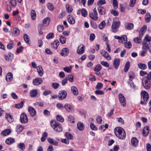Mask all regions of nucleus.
<instances>
[{
	"label": "nucleus",
	"instance_id": "obj_1",
	"mask_svg": "<svg viewBox=\"0 0 151 151\" xmlns=\"http://www.w3.org/2000/svg\"><path fill=\"white\" fill-rule=\"evenodd\" d=\"M114 131L115 135L119 139L122 140L125 139L126 133L123 129L120 127H116L115 128Z\"/></svg>",
	"mask_w": 151,
	"mask_h": 151
},
{
	"label": "nucleus",
	"instance_id": "obj_2",
	"mask_svg": "<svg viewBox=\"0 0 151 151\" xmlns=\"http://www.w3.org/2000/svg\"><path fill=\"white\" fill-rule=\"evenodd\" d=\"M51 125L54 130L57 132H60L62 131L63 128L61 124L57 122L55 120H52L50 122Z\"/></svg>",
	"mask_w": 151,
	"mask_h": 151
},
{
	"label": "nucleus",
	"instance_id": "obj_3",
	"mask_svg": "<svg viewBox=\"0 0 151 151\" xmlns=\"http://www.w3.org/2000/svg\"><path fill=\"white\" fill-rule=\"evenodd\" d=\"M120 25V22L119 21V19L114 18L111 26V31L114 33L117 32Z\"/></svg>",
	"mask_w": 151,
	"mask_h": 151
},
{
	"label": "nucleus",
	"instance_id": "obj_4",
	"mask_svg": "<svg viewBox=\"0 0 151 151\" xmlns=\"http://www.w3.org/2000/svg\"><path fill=\"white\" fill-rule=\"evenodd\" d=\"M20 30L16 27H12L10 31V34L12 36L16 37L20 34Z\"/></svg>",
	"mask_w": 151,
	"mask_h": 151
},
{
	"label": "nucleus",
	"instance_id": "obj_5",
	"mask_svg": "<svg viewBox=\"0 0 151 151\" xmlns=\"http://www.w3.org/2000/svg\"><path fill=\"white\" fill-rule=\"evenodd\" d=\"M119 100L122 106H125L126 105L125 99L122 94L120 93L119 95Z\"/></svg>",
	"mask_w": 151,
	"mask_h": 151
},
{
	"label": "nucleus",
	"instance_id": "obj_6",
	"mask_svg": "<svg viewBox=\"0 0 151 151\" xmlns=\"http://www.w3.org/2000/svg\"><path fill=\"white\" fill-rule=\"evenodd\" d=\"M93 13H89L90 17L94 20H97L98 19V13L96 8L93 10Z\"/></svg>",
	"mask_w": 151,
	"mask_h": 151
},
{
	"label": "nucleus",
	"instance_id": "obj_7",
	"mask_svg": "<svg viewBox=\"0 0 151 151\" xmlns=\"http://www.w3.org/2000/svg\"><path fill=\"white\" fill-rule=\"evenodd\" d=\"M143 49L147 50L148 49L149 52L151 53V44L150 42L148 43L145 40H144L143 42Z\"/></svg>",
	"mask_w": 151,
	"mask_h": 151
},
{
	"label": "nucleus",
	"instance_id": "obj_8",
	"mask_svg": "<svg viewBox=\"0 0 151 151\" xmlns=\"http://www.w3.org/2000/svg\"><path fill=\"white\" fill-rule=\"evenodd\" d=\"M20 122L22 124L27 123L28 119L27 115L24 113H22L20 116Z\"/></svg>",
	"mask_w": 151,
	"mask_h": 151
},
{
	"label": "nucleus",
	"instance_id": "obj_9",
	"mask_svg": "<svg viewBox=\"0 0 151 151\" xmlns=\"http://www.w3.org/2000/svg\"><path fill=\"white\" fill-rule=\"evenodd\" d=\"M142 83L145 88L146 89H149L150 88L151 86L150 81L143 78Z\"/></svg>",
	"mask_w": 151,
	"mask_h": 151
},
{
	"label": "nucleus",
	"instance_id": "obj_10",
	"mask_svg": "<svg viewBox=\"0 0 151 151\" xmlns=\"http://www.w3.org/2000/svg\"><path fill=\"white\" fill-rule=\"evenodd\" d=\"M102 69V66L100 64H98L94 69L96 74L99 77H101V75L100 72Z\"/></svg>",
	"mask_w": 151,
	"mask_h": 151
},
{
	"label": "nucleus",
	"instance_id": "obj_11",
	"mask_svg": "<svg viewBox=\"0 0 151 151\" xmlns=\"http://www.w3.org/2000/svg\"><path fill=\"white\" fill-rule=\"evenodd\" d=\"M67 96V93L65 90L60 91L59 93L58 98L60 100H63L65 99Z\"/></svg>",
	"mask_w": 151,
	"mask_h": 151
},
{
	"label": "nucleus",
	"instance_id": "obj_12",
	"mask_svg": "<svg viewBox=\"0 0 151 151\" xmlns=\"http://www.w3.org/2000/svg\"><path fill=\"white\" fill-rule=\"evenodd\" d=\"M43 82L42 79L40 78H37L34 79L32 83L33 85L37 86L41 84Z\"/></svg>",
	"mask_w": 151,
	"mask_h": 151
},
{
	"label": "nucleus",
	"instance_id": "obj_13",
	"mask_svg": "<svg viewBox=\"0 0 151 151\" xmlns=\"http://www.w3.org/2000/svg\"><path fill=\"white\" fill-rule=\"evenodd\" d=\"M120 59L119 58H115L114 60L113 65L116 69H117L120 65Z\"/></svg>",
	"mask_w": 151,
	"mask_h": 151
},
{
	"label": "nucleus",
	"instance_id": "obj_14",
	"mask_svg": "<svg viewBox=\"0 0 151 151\" xmlns=\"http://www.w3.org/2000/svg\"><path fill=\"white\" fill-rule=\"evenodd\" d=\"M85 51V46L83 45H81L77 49V52L79 54H83Z\"/></svg>",
	"mask_w": 151,
	"mask_h": 151
},
{
	"label": "nucleus",
	"instance_id": "obj_15",
	"mask_svg": "<svg viewBox=\"0 0 151 151\" xmlns=\"http://www.w3.org/2000/svg\"><path fill=\"white\" fill-rule=\"evenodd\" d=\"M141 97L144 101H147L149 98L148 94L145 91H143L141 93Z\"/></svg>",
	"mask_w": 151,
	"mask_h": 151
},
{
	"label": "nucleus",
	"instance_id": "obj_16",
	"mask_svg": "<svg viewBox=\"0 0 151 151\" xmlns=\"http://www.w3.org/2000/svg\"><path fill=\"white\" fill-rule=\"evenodd\" d=\"M139 140L135 137H132L131 139V143L132 146L137 147L138 145Z\"/></svg>",
	"mask_w": 151,
	"mask_h": 151
},
{
	"label": "nucleus",
	"instance_id": "obj_17",
	"mask_svg": "<svg viewBox=\"0 0 151 151\" xmlns=\"http://www.w3.org/2000/svg\"><path fill=\"white\" fill-rule=\"evenodd\" d=\"M28 110L30 115L32 116H34L36 114L37 112L36 110L33 107L30 106L28 108Z\"/></svg>",
	"mask_w": 151,
	"mask_h": 151
},
{
	"label": "nucleus",
	"instance_id": "obj_18",
	"mask_svg": "<svg viewBox=\"0 0 151 151\" xmlns=\"http://www.w3.org/2000/svg\"><path fill=\"white\" fill-rule=\"evenodd\" d=\"M69 53V50L67 48H64L62 50L60 54L62 56H65L68 55Z\"/></svg>",
	"mask_w": 151,
	"mask_h": 151
},
{
	"label": "nucleus",
	"instance_id": "obj_19",
	"mask_svg": "<svg viewBox=\"0 0 151 151\" xmlns=\"http://www.w3.org/2000/svg\"><path fill=\"white\" fill-rule=\"evenodd\" d=\"M68 21L71 24H73L75 23V20L73 17L70 15H69L67 17Z\"/></svg>",
	"mask_w": 151,
	"mask_h": 151
},
{
	"label": "nucleus",
	"instance_id": "obj_20",
	"mask_svg": "<svg viewBox=\"0 0 151 151\" xmlns=\"http://www.w3.org/2000/svg\"><path fill=\"white\" fill-rule=\"evenodd\" d=\"M64 108L69 112H71L73 111V108L72 106L69 104H66L64 105Z\"/></svg>",
	"mask_w": 151,
	"mask_h": 151
},
{
	"label": "nucleus",
	"instance_id": "obj_21",
	"mask_svg": "<svg viewBox=\"0 0 151 151\" xmlns=\"http://www.w3.org/2000/svg\"><path fill=\"white\" fill-rule=\"evenodd\" d=\"M11 132V130L9 129H7L2 131L1 132V134L3 136H5L9 135Z\"/></svg>",
	"mask_w": 151,
	"mask_h": 151
},
{
	"label": "nucleus",
	"instance_id": "obj_22",
	"mask_svg": "<svg viewBox=\"0 0 151 151\" xmlns=\"http://www.w3.org/2000/svg\"><path fill=\"white\" fill-rule=\"evenodd\" d=\"M149 127H145L142 131V134L144 136H147L149 132Z\"/></svg>",
	"mask_w": 151,
	"mask_h": 151
},
{
	"label": "nucleus",
	"instance_id": "obj_23",
	"mask_svg": "<svg viewBox=\"0 0 151 151\" xmlns=\"http://www.w3.org/2000/svg\"><path fill=\"white\" fill-rule=\"evenodd\" d=\"M60 44V42L58 40H55L54 42L51 43L52 47L56 49L57 48L58 46Z\"/></svg>",
	"mask_w": 151,
	"mask_h": 151
},
{
	"label": "nucleus",
	"instance_id": "obj_24",
	"mask_svg": "<svg viewBox=\"0 0 151 151\" xmlns=\"http://www.w3.org/2000/svg\"><path fill=\"white\" fill-rule=\"evenodd\" d=\"M6 78L7 82H10L13 79L12 74L10 72L8 73L6 76Z\"/></svg>",
	"mask_w": 151,
	"mask_h": 151
},
{
	"label": "nucleus",
	"instance_id": "obj_25",
	"mask_svg": "<svg viewBox=\"0 0 151 151\" xmlns=\"http://www.w3.org/2000/svg\"><path fill=\"white\" fill-rule=\"evenodd\" d=\"M77 126L78 129L80 131L83 130L85 128L84 124L81 122H78Z\"/></svg>",
	"mask_w": 151,
	"mask_h": 151
},
{
	"label": "nucleus",
	"instance_id": "obj_26",
	"mask_svg": "<svg viewBox=\"0 0 151 151\" xmlns=\"http://www.w3.org/2000/svg\"><path fill=\"white\" fill-rule=\"evenodd\" d=\"M15 141L14 139L11 137H9L5 141L6 143L8 145H10L14 143Z\"/></svg>",
	"mask_w": 151,
	"mask_h": 151
},
{
	"label": "nucleus",
	"instance_id": "obj_27",
	"mask_svg": "<svg viewBox=\"0 0 151 151\" xmlns=\"http://www.w3.org/2000/svg\"><path fill=\"white\" fill-rule=\"evenodd\" d=\"M37 70L39 75L40 76H42L43 74V70L42 67L39 66L37 67Z\"/></svg>",
	"mask_w": 151,
	"mask_h": 151
},
{
	"label": "nucleus",
	"instance_id": "obj_28",
	"mask_svg": "<svg viewBox=\"0 0 151 151\" xmlns=\"http://www.w3.org/2000/svg\"><path fill=\"white\" fill-rule=\"evenodd\" d=\"M71 91L73 94L75 96L78 94V92L77 88L74 86H73L71 87Z\"/></svg>",
	"mask_w": 151,
	"mask_h": 151
},
{
	"label": "nucleus",
	"instance_id": "obj_29",
	"mask_svg": "<svg viewBox=\"0 0 151 151\" xmlns=\"http://www.w3.org/2000/svg\"><path fill=\"white\" fill-rule=\"evenodd\" d=\"M125 27L128 30L132 29L133 28L134 24L132 23H127L125 24Z\"/></svg>",
	"mask_w": 151,
	"mask_h": 151
},
{
	"label": "nucleus",
	"instance_id": "obj_30",
	"mask_svg": "<svg viewBox=\"0 0 151 151\" xmlns=\"http://www.w3.org/2000/svg\"><path fill=\"white\" fill-rule=\"evenodd\" d=\"M98 10L99 13L102 15H104L105 14L106 10L103 6H99L98 8Z\"/></svg>",
	"mask_w": 151,
	"mask_h": 151
},
{
	"label": "nucleus",
	"instance_id": "obj_31",
	"mask_svg": "<svg viewBox=\"0 0 151 151\" xmlns=\"http://www.w3.org/2000/svg\"><path fill=\"white\" fill-rule=\"evenodd\" d=\"M6 118L8 121L10 122H12L13 121L12 116L9 114H6Z\"/></svg>",
	"mask_w": 151,
	"mask_h": 151
},
{
	"label": "nucleus",
	"instance_id": "obj_32",
	"mask_svg": "<svg viewBox=\"0 0 151 151\" xmlns=\"http://www.w3.org/2000/svg\"><path fill=\"white\" fill-rule=\"evenodd\" d=\"M50 19V17H47L45 18L43 21V24L45 26H47L49 25Z\"/></svg>",
	"mask_w": 151,
	"mask_h": 151
},
{
	"label": "nucleus",
	"instance_id": "obj_33",
	"mask_svg": "<svg viewBox=\"0 0 151 151\" xmlns=\"http://www.w3.org/2000/svg\"><path fill=\"white\" fill-rule=\"evenodd\" d=\"M47 140L50 144H52L55 146H57L58 145V143L55 141L50 138H48Z\"/></svg>",
	"mask_w": 151,
	"mask_h": 151
},
{
	"label": "nucleus",
	"instance_id": "obj_34",
	"mask_svg": "<svg viewBox=\"0 0 151 151\" xmlns=\"http://www.w3.org/2000/svg\"><path fill=\"white\" fill-rule=\"evenodd\" d=\"M37 91L36 89H33L31 91L30 93V96L33 98L37 96Z\"/></svg>",
	"mask_w": 151,
	"mask_h": 151
},
{
	"label": "nucleus",
	"instance_id": "obj_35",
	"mask_svg": "<svg viewBox=\"0 0 151 151\" xmlns=\"http://www.w3.org/2000/svg\"><path fill=\"white\" fill-rule=\"evenodd\" d=\"M138 67L141 69L142 70H145L147 67L146 65L145 64H143L142 63H139L138 65Z\"/></svg>",
	"mask_w": 151,
	"mask_h": 151
},
{
	"label": "nucleus",
	"instance_id": "obj_36",
	"mask_svg": "<svg viewBox=\"0 0 151 151\" xmlns=\"http://www.w3.org/2000/svg\"><path fill=\"white\" fill-rule=\"evenodd\" d=\"M24 128V127L22 125H17L16 128V130L17 132L20 133L21 132Z\"/></svg>",
	"mask_w": 151,
	"mask_h": 151
},
{
	"label": "nucleus",
	"instance_id": "obj_37",
	"mask_svg": "<svg viewBox=\"0 0 151 151\" xmlns=\"http://www.w3.org/2000/svg\"><path fill=\"white\" fill-rule=\"evenodd\" d=\"M145 21L146 22H149L151 19V15L148 12L145 15Z\"/></svg>",
	"mask_w": 151,
	"mask_h": 151
},
{
	"label": "nucleus",
	"instance_id": "obj_38",
	"mask_svg": "<svg viewBox=\"0 0 151 151\" xmlns=\"http://www.w3.org/2000/svg\"><path fill=\"white\" fill-rule=\"evenodd\" d=\"M123 43L124 44L125 47L127 49L130 48L132 47V43L130 41H129L128 42H123Z\"/></svg>",
	"mask_w": 151,
	"mask_h": 151
},
{
	"label": "nucleus",
	"instance_id": "obj_39",
	"mask_svg": "<svg viewBox=\"0 0 151 151\" xmlns=\"http://www.w3.org/2000/svg\"><path fill=\"white\" fill-rule=\"evenodd\" d=\"M31 16L32 19L33 20H35L36 18V13L35 11L34 10H32L31 12Z\"/></svg>",
	"mask_w": 151,
	"mask_h": 151
},
{
	"label": "nucleus",
	"instance_id": "obj_40",
	"mask_svg": "<svg viewBox=\"0 0 151 151\" xmlns=\"http://www.w3.org/2000/svg\"><path fill=\"white\" fill-rule=\"evenodd\" d=\"M130 66V63L129 61L127 62L124 67V71L127 72Z\"/></svg>",
	"mask_w": 151,
	"mask_h": 151
},
{
	"label": "nucleus",
	"instance_id": "obj_41",
	"mask_svg": "<svg viewBox=\"0 0 151 151\" xmlns=\"http://www.w3.org/2000/svg\"><path fill=\"white\" fill-rule=\"evenodd\" d=\"M65 135L68 139L72 140L73 139V136L69 132L65 133Z\"/></svg>",
	"mask_w": 151,
	"mask_h": 151
},
{
	"label": "nucleus",
	"instance_id": "obj_42",
	"mask_svg": "<svg viewBox=\"0 0 151 151\" xmlns=\"http://www.w3.org/2000/svg\"><path fill=\"white\" fill-rule=\"evenodd\" d=\"M104 58H106L107 60H110L111 59V57L109 54L106 51L104 52V54L102 55Z\"/></svg>",
	"mask_w": 151,
	"mask_h": 151
},
{
	"label": "nucleus",
	"instance_id": "obj_43",
	"mask_svg": "<svg viewBox=\"0 0 151 151\" xmlns=\"http://www.w3.org/2000/svg\"><path fill=\"white\" fill-rule=\"evenodd\" d=\"M14 43L13 41L10 40V43L7 45V48L9 49H12L13 47Z\"/></svg>",
	"mask_w": 151,
	"mask_h": 151
},
{
	"label": "nucleus",
	"instance_id": "obj_44",
	"mask_svg": "<svg viewBox=\"0 0 151 151\" xmlns=\"http://www.w3.org/2000/svg\"><path fill=\"white\" fill-rule=\"evenodd\" d=\"M17 147L21 150H24L25 148V145L23 143H20L18 144L17 145Z\"/></svg>",
	"mask_w": 151,
	"mask_h": 151
},
{
	"label": "nucleus",
	"instance_id": "obj_45",
	"mask_svg": "<svg viewBox=\"0 0 151 151\" xmlns=\"http://www.w3.org/2000/svg\"><path fill=\"white\" fill-rule=\"evenodd\" d=\"M24 102V101H22L20 103L16 104L15 107L18 109L21 108L23 106Z\"/></svg>",
	"mask_w": 151,
	"mask_h": 151
},
{
	"label": "nucleus",
	"instance_id": "obj_46",
	"mask_svg": "<svg viewBox=\"0 0 151 151\" xmlns=\"http://www.w3.org/2000/svg\"><path fill=\"white\" fill-rule=\"evenodd\" d=\"M66 9L68 13H70L72 12L73 10V9L70 6H69L68 4H66Z\"/></svg>",
	"mask_w": 151,
	"mask_h": 151
},
{
	"label": "nucleus",
	"instance_id": "obj_47",
	"mask_svg": "<svg viewBox=\"0 0 151 151\" xmlns=\"http://www.w3.org/2000/svg\"><path fill=\"white\" fill-rule=\"evenodd\" d=\"M68 121L71 122L72 123H74L75 122V118L72 115H69L68 116Z\"/></svg>",
	"mask_w": 151,
	"mask_h": 151
},
{
	"label": "nucleus",
	"instance_id": "obj_48",
	"mask_svg": "<svg viewBox=\"0 0 151 151\" xmlns=\"http://www.w3.org/2000/svg\"><path fill=\"white\" fill-rule=\"evenodd\" d=\"M24 39L25 42L27 44H29V36L27 34H24Z\"/></svg>",
	"mask_w": 151,
	"mask_h": 151
},
{
	"label": "nucleus",
	"instance_id": "obj_49",
	"mask_svg": "<svg viewBox=\"0 0 151 151\" xmlns=\"http://www.w3.org/2000/svg\"><path fill=\"white\" fill-rule=\"evenodd\" d=\"M106 25L104 21H102L99 25V27L100 29H102L104 28Z\"/></svg>",
	"mask_w": 151,
	"mask_h": 151
},
{
	"label": "nucleus",
	"instance_id": "obj_50",
	"mask_svg": "<svg viewBox=\"0 0 151 151\" xmlns=\"http://www.w3.org/2000/svg\"><path fill=\"white\" fill-rule=\"evenodd\" d=\"M111 1L112 2L113 5L114 6V8L116 9L118 8V3L117 0H111Z\"/></svg>",
	"mask_w": 151,
	"mask_h": 151
},
{
	"label": "nucleus",
	"instance_id": "obj_51",
	"mask_svg": "<svg viewBox=\"0 0 151 151\" xmlns=\"http://www.w3.org/2000/svg\"><path fill=\"white\" fill-rule=\"evenodd\" d=\"M81 13L83 16L85 17L87 16L88 12L85 9H83L81 11Z\"/></svg>",
	"mask_w": 151,
	"mask_h": 151
},
{
	"label": "nucleus",
	"instance_id": "obj_52",
	"mask_svg": "<svg viewBox=\"0 0 151 151\" xmlns=\"http://www.w3.org/2000/svg\"><path fill=\"white\" fill-rule=\"evenodd\" d=\"M56 119L58 121L61 122H63L64 121V118L60 115H58L57 116Z\"/></svg>",
	"mask_w": 151,
	"mask_h": 151
},
{
	"label": "nucleus",
	"instance_id": "obj_53",
	"mask_svg": "<svg viewBox=\"0 0 151 151\" xmlns=\"http://www.w3.org/2000/svg\"><path fill=\"white\" fill-rule=\"evenodd\" d=\"M147 26L146 25H144L140 30L139 32L140 33H142L145 34L147 29Z\"/></svg>",
	"mask_w": 151,
	"mask_h": 151
},
{
	"label": "nucleus",
	"instance_id": "obj_54",
	"mask_svg": "<svg viewBox=\"0 0 151 151\" xmlns=\"http://www.w3.org/2000/svg\"><path fill=\"white\" fill-rule=\"evenodd\" d=\"M47 7L48 9L51 11H53L54 9L53 5L51 3H48L47 4Z\"/></svg>",
	"mask_w": 151,
	"mask_h": 151
},
{
	"label": "nucleus",
	"instance_id": "obj_55",
	"mask_svg": "<svg viewBox=\"0 0 151 151\" xmlns=\"http://www.w3.org/2000/svg\"><path fill=\"white\" fill-rule=\"evenodd\" d=\"M51 86L54 89H56L59 87V84L57 83H53Z\"/></svg>",
	"mask_w": 151,
	"mask_h": 151
},
{
	"label": "nucleus",
	"instance_id": "obj_56",
	"mask_svg": "<svg viewBox=\"0 0 151 151\" xmlns=\"http://www.w3.org/2000/svg\"><path fill=\"white\" fill-rule=\"evenodd\" d=\"M66 39L65 37L62 36H61L60 38V41L62 44L65 43L66 42Z\"/></svg>",
	"mask_w": 151,
	"mask_h": 151
},
{
	"label": "nucleus",
	"instance_id": "obj_57",
	"mask_svg": "<svg viewBox=\"0 0 151 151\" xmlns=\"http://www.w3.org/2000/svg\"><path fill=\"white\" fill-rule=\"evenodd\" d=\"M66 13L65 12H61L59 15L58 17L59 19H62L66 15Z\"/></svg>",
	"mask_w": 151,
	"mask_h": 151
},
{
	"label": "nucleus",
	"instance_id": "obj_58",
	"mask_svg": "<svg viewBox=\"0 0 151 151\" xmlns=\"http://www.w3.org/2000/svg\"><path fill=\"white\" fill-rule=\"evenodd\" d=\"M101 63L106 68H108L109 66V63L106 61H102L101 62Z\"/></svg>",
	"mask_w": 151,
	"mask_h": 151
},
{
	"label": "nucleus",
	"instance_id": "obj_59",
	"mask_svg": "<svg viewBox=\"0 0 151 151\" xmlns=\"http://www.w3.org/2000/svg\"><path fill=\"white\" fill-rule=\"evenodd\" d=\"M133 40L135 42L138 43H139L142 42V40L141 38L138 37L134 38L133 39Z\"/></svg>",
	"mask_w": 151,
	"mask_h": 151
},
{
	"label": "nucleus",
	"instance_id": "obj_60",
	"mask_svg": "<svg viewBox=\"0 0 151 151\" xmlns=\"http://www.w3.org/2000/svg\"><path fill=\"white\" fill-rule=\"evenodd\" d=\"M106 4V1L105 0H100L97 3V5L99 6H101Z\"/></svg>",
	"mask_w": 151,
	"mask_h": 151
},
{
	"label": "nucleus",
	"instance_id": "obj_61",
	"mask_svg": "<svg viewBox=\"0 0 151 151\" xmlns=\"http://www.w3.org/2000/svg\"><path fill=\"white\" fill-rule=\"evenodd\" d=\"M54 37V33L52 32L50 33L47 35L46 38L47 39H50L53 38Z\"/></svg>",
	"mask_w": 151,
	"mask_h": 151
},
{
	"label": "nucleus",
	"instance_id": "obj_62",
	"mask_svg": "<svg viewBox=\"0 0 151 151\" xmlns=\"http://www.w3.org/2000/svg\"><path fill=\"white\" fill-rule=\"evenodd\" d=\"M111 12L113 15L115 16H117L119 14V12L116 10H112Z\"/></svg>",
	"mask_w": 151,
	"mask_h": 151
},
{
	"label": "nucleus",
	"instance_id": "obj_63",
	"mask_svg": "<svg viewBox=\"0 0 151 151\" xmlns=\"http://www.w3.org/2000/svg\"><path fill=\"white\" fill-rule=\"evenodd\" d=\"M143 78L150 81L151 79V71L148 74L147 77H144Z\"/></svg>",
	"mask_w": 151,
	"mask_h": 151
},
{
	"label": "nucleus",
	"instance_id": "obj_64",
	"mask_svg": "<svg viewBox=\"0 0 151 151\" xmlns=\"http://www.w3.org/2000/svg\"><path fill=\"white\" fill-rule=\"evenodd\" d=\"M144 40H145L147 42V41L150 42L151 40V37L148 35H147L145 37Z\"/></svg>",
	"mask_w": 151,
	"mask_h": 151
}]
</instances>
